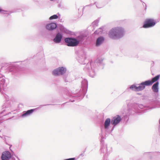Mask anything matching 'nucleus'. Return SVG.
Instances as JSON below:
<instances>
[{
  "instance_id": "27",
  "label": "nucleus",
  "mask_w": 160,
  "mask_h": 160,
  "mask_svg": "<svg viewBox=\"0 0 160 160\" xmlns=\"http://www.w3.org/2000/svg\"><path fill=\"white\" fill-rule=\"evenodd\" d=\"M104 115L103 113H101L99 115L98 117V119L99 120V123L102 124L104 122Z\"/></svg>"
},
{
  "instance_id": "2",
  "label": "nucleus",
  "mask_w": 160,
  "mask_h": 160,
  "mask_svg": "<svg viewBox=\"0 0 160 160\" xmlns=\"http://www.w3.org/2000/svg\"><path fill=\"white\" fill-rule=\"evenodd\" d=\"M88 87V82L85 78H82L81 81V87L78 93H73L68 89L66 88H62V91L69 98V101L71 102H74L75 100H81L86 93Z\"/></svg>"
},
{
  "instance_id": "35",
  "label": "nucleus",
  "mask_w": 160,
  "mask_h": 160,
  "mask_svg": "<svg viewBox=\"0 0 160 160\" xmlns=\"http://www.w3.org/2000/svg\"><path fill=\"white\" fill-rule=\"evenodd\" d=\"M45 31V32H44V33H47L48 34L49 33V34H51L52 33V32L53 31L50 30V31Z\"/></svg>"
},
{
  "instance_id": "21",
  "label": "nucleus",
  "mask_w": 160,
  "mask_h": 160,
  "mask_svg": "<svg viewBox=\"0 0 160 160\" xmlns=\"http://www.w3.org/2000/svg\"><path fill=\"white\" fill-rule=\"evenodd\" d=\"M11 157L12 155L9 151H6L2 153L1 159L2 160H7L9 159Z\"/></svg>"
},
{
  "instance_id": "9",
  "label": "nucleus",
  "mask_w": 160,
  "mask_h": 160,
  "mask_svg": "<svg viewBox=\"0 0 160 160\" xmlns=\"http://www.w3.org/2000/svg\"><path fill=\"white\" fill-rule=\"evenodd\" d=\"M125 31H109V36L113 39H117L122 38L124 35Z\"/></svg>"
},
{
  "instance_id": "47",
  "label": "nucleus",
  "mask_w": 160,
  "mask_h": 160,
  "mask_svg": "<svg viewBox=\"0 0 160 160\" xmlns=\"http://www.w3.org/2000/svg\"><path fill=\"white\" fill-rule=\"evenodd\" d=\"M140 1H141V2H143L144 3V2L142 1V0H140Z\"/></svg>"
},
{
  "instance_id": "30",
  "label": "nucleus",
  "mask_w": 160,
  "mask_h": 160,
  "mask_svg": "<svg viewBox=\"0 0 160 160\" xmlns=\"http://www.w3.org/2000/svg\"><path fill=\"white\" fill-rule=\"evenodd\" d=\"M67 75L65 74L63 76V78L65 82H70L71 81L70 80L67 79Z\"/></svg>"
},
{
  "instance_id": "42",
  "label": "nucleus",
  "mask_w": 160,
  "mask_h": 160,
  "mask_svg": "<svg viewBox=\"0 0 160 160\" xmlns=\"http://www.w3.org/2000/svg\"><path fill=\"white\" fill-rule=\"evenodd\" d=\"M154 62L153 61H152V63L151 64V65L153 66L154 64Z\"/></svg>"
},
{
  "instance_id": "28",
  "label": "nucleus",
  "mask_w": 160,
  "mask_h": 160,
  "mask_svg": "<svg viewBox=\"0 0 160 160\" xmlns=\"http://www.w3.org/2000/svg\"><path fill=\"white\" fill-rule=\"evenodd\" d=\"M110 25L109 24H107L102 26L98 28V29L103 30V29H108L110 28Z\"/></svg>"
},
{
  "instance_id": "43",
  "label": "nucleus",
  "mask_w": 160,
  "mask_h": 160,
  "mask_svg": "<svg viewBox=\"0 0 160 160\" xmlns=\"http://www.w3.org/2000/svg\"><path fill=\"white\" fill-rule=\"evenodd\" d=\"M135 57L136 58H138L139 57V56H138V55H137L136 56H135Z\"/></svg>"
},
{
  "instance_id": "3",
  "label": "nucleus",
  "mask_w": 160,
  "mask_h": 160,
  "mask_svg": "<svg viewBox=\"0 0 160 160\" xmlns=\"http://www.w3.org/2000/svg\"><path fill=\"white\" fill-rule=\"evenodd\" d=\"M103 58H99L93 62H88L85 66L83 68L84 71L89 73V76L92 78H94L96 76V72L97 70H101L103 69L105 65L103 62Z\"/></svg>"
},
{
  "instance_id": "39",
  "label": "nucleus",
  "mask_w": 160,
  "mask_h": 160,
  "mask_svg": "<svg viewBox=\"0 0 160 160\" xmlns=\"http://www.w3.org/2000/svg\"><path fill=\"white\" fill-rule=\"evenodd\" d=\"M130 160H142L141 159L139 158L138 159H137L135 158H132L130 159Z\"/></svg>"
},
{
  "instance_id": "33",
  "label": "nucleus",
  "mask_w": 160,
  "mask_h": 160,
  "mask_svg": "<svg viewBox=\"0 0 160 160\" xmlns=\"http://www.w3.org/2000/svg\"><path fill=\"white\" fill-rule=\"evenodd\" d=\"M66 33H68L69 34H71L72 35H75V32H72L71 31H64Z\"/></svg>"
},
{
  "instance_id": "7",
  "label": "nucleus",
  "mask_w": 160,
  "mask_h": 160,
  "mask_svg": "<svg viewBox=\"0 0 160 160\" xmlns=\"http://www.w3.org/2000/svg\"><path fill=\"white\" fill-rule=\"evenodd\" d=\"M143 156L147 157L148 160H160V152H148L143 153Z\"/></svg>"
},
{
  "instance_id": "24",
  "label": "nucleus",
  "mask_w": 160,
  "mask_h": 160,
  "mask_svg": "<svg viewBox=\"0 0 160 160\" xmlns=\"http://www.w3.org/2000/svg\"><path fill=\"white\" fill-rule=\"evenodd\" d=\"M112 120L110 118H107L104 122V129L107 131L108 130L110 127L111 124H112Z\"/></svg>"
},
{
  "instance_id": "16",
  "label": "nucleus",
  "mask_w": 160,
  "mask_h": 160,
  "mask_svg": "<svg viewBox=\"0 0 160 160\" xmlns=\"http://www.w3.org/2000/svg\"><path fill=\"white\" fill-rule=\"evenodd\" d=\"M100 20V18L94 21L87 28V30H95V29L98 30V23Z\"/></svg>"
},
{
  "instance_id": "36",
  "label": "nucleus",
  "mask_w": 160,
  "mask_h": 160,
  "mask_svg": "<svg viewBox=\"0 0 160 160\" xmlns=\"http://www.w3.org/2000/svg\"><path fill=\"white\" fill-rule=\"evenodd\" d=\"M76 158H68L64 159V160H76Z\"/></svg>"
},
{
  "instance_id": "25",
  "label": "nucleus",
  "mask_w": 160,
  "mask_h": 160,
  "mask_svg": "<svg viewBox=\"0 0 160 160\" xmlns=\"http://www.w3.org/2000/svg\"><path fill=\"white\" fill-rule=\"evenodd\" d=\"M86 57L84 55H83L79 57L78 61L80 63L82 64H85L87 63V62L86 61Z\"/></svg>"
},
{
  "instance_id": "44",
  "label": "nucleus",
  "mask_w": 160,
  "mask_h": 160,
  "mask_svg": "<svg viewBox=\"0 0 160 160\" xmlns=\"http://www.w3.org/2000/svg\"><path fill=\"white\" fill-rule=\"evenodd\" d=\"M137 94L139 95H142V94L141 93H137Z\"/></svg>"
},
{
  "instance_id": "1",
  "label": "nucleus",
  "mask_w": 160,
  "mask_h": 160,
  "mask_svg": "<svg viewBox=\"0 0 160 160\" xmlns=\"http://www.w3.org/2000/svg\"><path fill=\"white\" fill-rule=\"evenodd\" d=\"M157 102L153 99H148L146 105H143L142 104H139L135 103H130L128 105V112L127 114L122 117V121L125 124H127L129 119V116L135 114H142L147 112L149 109L155 108Z\"/></svg>"
},
{
  "instance_id": "49",
  "label": "nucleus",
  "mask_w": 160,
  "mask_h": 160,
  "mask_svg": "<svg viewBox=\"0 0 160 160\" xmlns=\"http://www.w3.org/2000/svg\"><path fill=\"white\" fill-rule=\"evenodd\" d=\"M98 31H97V30H96V31H95V32H94V33H96Z\"/></svg>"
},
{
  "instance_id": "8",
  "label": "nucleus",
  "mask_w": 160,
  "mask_h": 160,
  "mask_svg": "<svg viewBox=\"0 0 160 160\" xmlns=\"http://www.w3.org/2000/svg\"><path fill=\"white\" fill-rule=\"evenodd\" d=\"M99 135L101 137L100 141L101 146L100 149V151L101 153L104 154V155H106L107 154L108 155L110 153V150L111 149V148H109V150L108 151L107 145L104 143V140H103L104 138L103 136L102 133H100Z\"/></svg>"
},
{
  "instance_id": "41",
  "label": "nucleus",
  "mask_w": 160,
  "mask_h": 160,
  "mask_svg": "<svg viewBox=\"0 0 160 160\" xmlns=\"http://www.w3.org/2000/svg\"><path fill=\"white\" fill-rule=\"evenodd\" d=\"M58 6L59 8H61V4L60 3V4H58Z\"/></svg>"
},
{
  "instance_id": "5",
  "label": "nucleus",
  "mask_w": 160,
  "mask_h": 160,
  "mask_svg": "<svg viewBox=\"0 0 160 160\" xmlns=\"http://www.w3.org/2000/svg\"><path fill=\"white\" fill-rule=\"evenodd\" d=\"M8 99L7 98H6L7 101L4 103L3 105V108H4L5 109H4L0 113V124L3 122V120L8 119V118H4V117L11 113L10 112H7V111L10 110L11 107V101H9Z\"/></svg>"
},
{
  "instance_id": "46",
  "label": "nucleus",
  "mask_w": 160,
  "mask_h": 160,
  "mask_svg": "<svg viewBox=\"0 0 160 160\" xmlns=\"http://www.w3.org/2000/svg\"><path fill=\"white\" fill-rule=\"evenodd\" d=\"M2 11V9H1V8H0V12Z\"/></svg>"
},
{
  "instance_id": "40",
  "label": "nucleus",
  "mask_w": 160,
  "mask_h": 160,
  "mask_svg": "<svg viewBox=\"0 0 160 160\" xmlns=\"http://www.w3.org/2000/svg\"><path fill=\"white\" fill-rule=\"evenodd\" d=\"M158 132L159 133L160 135V125L159 126L158 128Z\"/></svg>"
},
{
  "instance_id": "14",
  "label": "nucleus",
  "mask_w": 160,
  "mask_h": 160,
  "mask_svg": "<svg viewBox=\"0 0 160 160\" xmlns=\"http://www.w3.org/2000/svg\"><path fill=\"white\" fill-rule=\"evenodd\" d=\"M88 37V35L87 32L80 33L76 38L78 42V45L82 44L83 41Z\"/></svg>"
},
{
  "instance_id": "29",
  "label": "nucleus",
  "mask_w": 160,
  "mask_h": 160,
  "mask_svg": "<svg viewBox=\"0 0 160 160\" xmlns=\"http://www.w3.org/2000/svg\"><path fill=\"white\" fill-rule=\"evenodd\" d=\"M94 4H95L97 8H101L104 6L103 4L100 2H95Z\"/></svg>"
},
{
  "instance_id": "15",
  "label": "nucleus",
  "mask_w": 160,
  "mask_h": 160,
  "mask_svg": "<svg viewBox=\"0 0 160 160\" xmlns=\"http://www.w3.org/2000/svg\"><path fill=\"white\" fill-rule=\"evenodd\" d=\"M4 76L0 73V92L1 93L3 94L2 90L4 91L7 85L5 83V80Z\"/></svg>"
},
{
  "instance_id": "53",
  "label": "nucleus",
  "mask_w": 160,
  "mask_h": 160,
  "mask_svg": "<svg viewBox=\"0 0 160 160\" xmlns=\"http://www.w3.org/2000/svg\"><path fill=\"white\" fill-rule=\"evenodd\" d=\"M66 103H64L63 104H62V105H63V104H65Z\"/></svg>"
},
{
  "instance_id": "52",
  "label": "nucleus",
  "mask_w": 160,
  "mask_h": 160,
  "mask_svg": "<svg viewBox=\"0 0 160 160\" xmlns=\"http://www.w3.org/2000/svg\"><path fill=\"white\" fill-rule=\"evenodd\" d=\"M101 31L102 32H103V30H102V31Z\"/></svg>"
},
{
  "instance_id": "6",
  "label": "nucleus",
  "mask_w": 160,
  "mask_h": 160,
  "mask_svg": "<svg viewBox=\"0 0 160 160\" xmlns=\"http://www.w3.org/2000/svg\"><path fill=\"white\" fill-rule=\"evenodd\" d=\"M47 30H68L62 25L58 24L55 22H51L47 24L45 26Z\"/></svg>"
},
{
  "instance_id": "13",
  "label": "nucleus",
  "mask_w": 160,
  "mask_h": 160,
  "mask_svg": "<svg viewBox=\"0 0 160 160\" xmlns=\"http://www.w3.org/2000/svg\"><path fill=\"white\" fill-rule=\"evenodd\" d=\"M156 22L152 19H147L144 22L143 27L148 28L153 27L156 24Z\"/></svg>"
},
{
  "instance_id": "18",
  "label": "nucleus",
  "mask_w": 160,
  "mask_h": 160,
  "mask_svg": "<svg viewBox=\"0 0 160 160\" xmlns=\"http://www.w3.org/2000/svg\"><path fill=\"white\" fill-rule=\"evenodd\" d=\"M138 84L134 83L133 84L129 85L127 88V90H131L132 91L135 92H138L141 91V89L140 88V85H138Z\"/></svg>"
},
{
  "instance_id": "34",
  "label": "nucleus",
  "mask_w": 160,
  "mask_h": 160,
  "mask_svg": "<svg viewBox=\"0 0 160 160\" xmlns=\"http://www.w3.org/2000/svg\"><path fill=\"white\" fill-rule=\"evenodd\" d=\"M142 5H143V7H145V8H144V10L143 11V12H144V13H145L146 12V10H147V5L145 3H144L143 2H142Z\"/></svg>"
},
{
  "instance_id": "4",
  "label": "nucleus",
  "mask_w": 160,
  "mask_h": 160,
  "mask_svg": "<svg viewBox=\"0 0 160 160\" xmlns=\"http://www.w3.org/2000/svg\"><path fill=\"white\" fill-rule=\"evenodd\" d=\"M21 61L18 62H13L11 63L8 67V69L9 71L11 72L12 75L16 76L18 77L23 72V68L20 66L14 63L21 62Z\"/></svg>"
},
{
  "instance_id": "38",
  "label": "nucleus",
  "mask_w": 160,
  "mask_h": 160,
  "mask_svg": "<svg viewBox=\"0 0 160 160\" xmlns=\"http://www.w3.org/2000/svg\"><path fill=\"white\" fill-rule=\"evenodd\" d=\"M54 105V104H44V105H41L40 106V107H42L43 106H46L47 105Z\"/></svg>"
},
{
  "instance_id": "31",
  "label": "nucleus",
  "mask_w": 160,
  "mask_h": 160,
  "mask_svg": "<svg viewBox=\"0 0 160 160\" xmlns=\"http://www.w3.org/2000/svg\"><path fill=\"white\" fill-rule=\"evenodd\" d=\"M58 16L57 14H54V15H53L52 16H51L49 18V19L50 20L54 19H57L58 18Z\"/></svg>"
},
{
  "instance_id": "11",
  "label": "nucleus",
  "mask_w": 160,
  "mask_h": 160,
  "mask_svg": "<svg viewBox=\"0 0 160 160\" xmlns=\"http://www.w3.org/2000/svg\"><path fill=\"white\" fill-rule=\"evenodd\" d=\"M67 71L66 68L63 67H59L53 70L52 72L53 75L55 76H58L63 75Z\"/></svg>"
},
{
  "instance_id": "22",
  "label": "nucleus",
  "mask_w": 160,
  "mask_h": 160,
  "mask_svg": "<svg viewBox=\"0 0 160 160\" xmlns=\"http://www.w3.org/2000/svg\"><path fill=\"white\" fill-rule=\"evenodd\" d=\"M159 82H155L152 86V89L155 94V97H157V95L158 96V92L159 90Z\"/></svg>"
},
{
  "instance_id": "17",
  "label": "nucleus",
  "mask_w": 160,
  "mask_h": 160,
  "mask_svg": "<svg viewBox=\"0 0 160 160\" xmlns=\"http://www.w3.org/2000/svg\"><path fill=\"white\" fill-rule=\"evenodd\" d=\"M138 85H140L141 91L144 89L146 87L150 86L152 85L150 79L142 81Z\"/></svg>"
},
{
  "instance_id": "45",
  "label": "nucleus",
  "mask_w": 160,
  "mask_h": 160,
  "mask_svg": "<svg viewBox=\"0 0 160 160\" xmlns=\"http://www.w3.org/2000/svg\"><path fill=\"white\" fill-rule=\"evenodd\" d=\"M92 4H90L86 6H92Z\"/></svg>"
},
{
  "instance_id": "32",
  "label": "nucleus",
  "mask_w": 160,
  "mask_h": 160,
  "mask_svg": "<svg viewBox=\"0 0 160 160\" xmlns=\"http://www.w3.org/2000/svg\"><path fill=\"white\" fill-rule=\"evenodd\" d=\"M111 30H124V29L122 27H118L112 28Z\"/></svg>"
},
{
  "instance_id": "26",
  "label": "nucleus",
  "mask_w": 160,
  "mask_h": 160,
  "mask_svg": "<svg viewBox=\"0 0 160 160\" xmlns=\"http://www.w3.org/2000/svg\"><path fill=\"white\" fill-rule=\"evenodd\" d=\"M160 78V74H158L155 77L152 78L151 79H150L152 85L155 82H159V80Z\"/></svg>"
},
{
  "instance_id": "23",
  "label": "nucleus",
  "mask_w": 160,
  "mask_h": 160,
  "mask_svg": "<svg viewBox=\"0 0 160 160\" xmlns=\"http://www.w3.org/2000/svg\"><path fill=\"white\" fill-rule=\"evenodd\" d=\"M105 39V38L103 36L99 37L97 38L96 42L95 43L96 46L98 47L101 45L104 42Z\"/></svg>"
},
{
  "instance_id": "50",
  "label": "nucleus",
  "mask_w": 160,
  "mask_h": 160,
  "mask_svg": "<svg viewBox=\"0 0 160 160\" xmlns=\"http://www.w3.org/2000/svg\"><path fill=\"white\" fill-rule=\"evenodd\" d=\"M13 160H15V158H13Z\"/></svg>"
},
{
  "instance_id": "37",
  "label": "nucleus",
  "mask_w": 160,
  "mask_h": 160,
  "mask_svg": "<svg viewBox=\"0 0 160 160\" xmlns=\"http://www.w3.org/2000/svg\"><path fill=\"white\" fill-rule=\"evenodd\" d=\"M85 151H86V149H85V150L83 152V153H82L80 154L79 155V157H78V158L79 157H80V156H83L84 155V152H85Z\"/></svg>"
},
{
  "instance_id": "10",
  "label": "nucleus",
  "mask_w": 160,
  "mask_h": 160,
  "mask_svg": "<svg viewBox=\"0 0 160 160\" xmlns=\"http://www.w3.org/2000/svg\"><path fill=\"white\" fill-rule=\"evenodd\" d=\"M66 45L68 47H75L78 45V42L76 38L68 37L64 39Z\"/></svg>"
},
{
  "instance_id": "12",
  "label": "nucleus",
  "mask_w": 160,
  "mask_h": 160,
  "mask_svg": "<svg viewBox=\"0 0 160 160\" xmlns=\"http://www.w3.org/2000/svg\"><path fill=\"white\" fill-rule=\"evenodd\" d=\"M122 117L121 116L119 115H117L115 116L112 117L111 119L112 125L113 126L111 132H112L114 129V128L117 125H118L122 121Z\"/></svg>"
},
{
  "instance_id": "19",
  "label": "nucleus",
  "mask_w": 160,
  "mask_h": 160,
  "mask_svg": "<svg viewBox=\"0 0 160 160\" xmlns=\"http://www.w3.org/2000/svg\"><path fill=\"white\" fill-rule=\"evenodd\" d=\"M63 36V33L62 32H57L53 39V41L56 43H60Z\"/></svg>"
},
{
  "instance_id": "20",
  "label": "nucleus",
  "mask_w": 160,
  "mask_h": 160,
  "mask_svg": "<svg viewBox=\"0 0 160 160\" xmlns=\"http://www.w3.org/2000/svg\"><path fill=\"white\" fill-rule=\"evenodd\" d=\"M38 108H36L34 109H30L26 111H23L22 114L21 115V117L22 118H24L28 117L31 115L33 112L36 111Z\"/></svg>"
},
{
  "instance_id": "48",
  "label": "nucleus",
  "mask_w": 160,
  "mask_h": 160,
  "mask_svg": "<svg viewBox=\"0 0 160 160\" xmlns=\"http://www.w3.org/2000/svg\"><path fill=\"white\" fill-rule=\"evenodd\" d=\"M17 158L18 160H20L19 158L18 157H17Z\"/></svg>"
},
{
  "instance_id": "51",
  "label": "nucleus",
  "mask_w": 160,
  "mask_h": 160,
  "mask_svg": "<svg viewBox=\"0 0 160 160\" xmlns=\"http://www.w3.org/2000/svg\"><path fill=\"white\" fill-rule=\"evenodd\" d=\"M12 146V145H10V148Z\"/></svg>"
}]
</instances>
